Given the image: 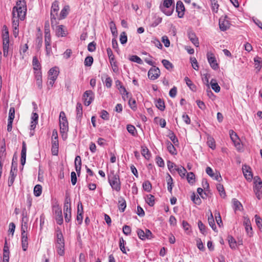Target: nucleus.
Wrapping results in <instances>:
<instances>
[{"label":"nucleus","instance_id":"49","mask_svg":"<svg viewBox=\"0 0 262 262\" xmlns=\"http://www.w3.org/2000/svg\"><path fill=\"white\" fill-rule=\"evenodd\" d=\"M129 60L140 64L143 63L142 59L137 55H132L129 57Z\"/></svg>","mask_w":262,"mask_h":262},{"label":"nucleus","instance_id":"50","mask_svg":"<svg viewBox=\"0 0 262 262\" xmlns=\"http://www.w3.org/2000/svg\"><path fill=\"white\" fill-rule=\"evenodd\" d=\"M191 199L196 205H200L201 203V199L199 196H196L194 193L192 194Z\"/></svg>","mask_w":262,"mask_h":262},{"label":"nucleus","instance_id":"12","mask_svg":"<svg viewBox=\"0 0 262 262\" xmlns=\"http://www.w3.org/2000/svg\"><path fill=\"white\" fill-rule=\"evenodd\" d=\"M259 182L255 185L254 191L258 199H260L262 196V181L260 178H257Z\"/></svg>","mask_w":262,"mask_h":262},{"label":"nucleus","instance_id":"30","mask_svg":"<svg viewBox=\"0 0 262 262\" xmlns=\"http://www.w3.org/2000/svg\"><path fill=\"white\" fill-rule=\"evenodd\" d=\"M160 9L161 11L166 15L170 16L172 14L173 11L174 7L167 8L165 7L160 6Z\"/></svg>","mask_w":262,"mask_h":262},{"label":"nucleus","instance_id":"59","mask_svg":"<svg viewBox=\"0 0 262 262\" xmlns=\"http://www.w3.org/2000/svg\"><path fill=\"white\" fill-rule=\"evenodd\" d=\"M173 3V0H164L163 5L161 6L167 8L174 7V6L172 5Z\"/></svg>","mask_w":262,"mask_h":262},{"label":"nucleus","instance_id":"7","mask_svg":"<svg viewBox=\"0 0 262 262\" xmlns=\"http://www.w3.org/2000/svg\"><path fill=\"white\" fill-rule=\"evenodd\" d=\"M55 214V219L58 225H61L63 223V217L61 209L58 206L54 207Z\"/></svg>","mask_w":262,"mask_h":262},{"label":"nucleus","instance_id":"17","mask_svg":"<svg viewBox=\"0 0 262 262\" xmlns=\"http://www.w3.org/2000/svg\"><path fill=\"white\" fill-rule=\"evenodd\" d=\"M116 84L117 86H120V88L118 89L122 93V98H123L124 100H125L126 97L127 98L129 97V93H128L126 91L125 88L121 85V83L119 80H118L116 81Z\"/></svg>","mask_w":262,"mask_h":262},{"label":"nucleus","instance_id":"47","mask_svg":"<svg viewBox=\"0 0 262 262\" xmlns=\"http://www.w3.org/2000/svg\"><path fill=\"white\" fill-rule=\"evenodd\" d=\"M9 39L8 29L6 26H4L3 29V40Z\"/></svg>","mask_w":262,"mask_h":262},{"label":"nucleus","instance_id":"6","mask_svg":"<svg viewBox=\"0 0 262 262\" xmlns=\"http://www.w3.org/2000/svg\"><path fill=\"white\" fill-rule=\"evenodd\" d=\"M160 75V71L158 67L154 66L150 68L148 72V77L151 80L157 79Z\"/></svg>","mask_w":262,"mask_h":262},{"label":"nucleus","instance_id":"9","mask_svg":"<svg viewBox=\"0 0 262 262\" xmlns=\"http://www.w3.org/2000/svg\"><path fill=\"white\" fill-rule=\"evenodd\" d=\"M15 110L14 107H10L9 112L8 123L7 125V130L10 132L12 129V123L14 118Z\"/></svg>","mask_w":262,"mask_h":262},{"label":"nucleus","instance_id":"54","mask_svg":"<svg viewBox=\"0 0 262 262\" xmlns=\"http://www.w3.org/2000/svg\"><path fill=\"white\" fill-rule=\"evenodd\" d=\"M127 37L126 33L123 32L121 33L120 36V41L121 43L124 44L127 42Z\"/></svg>","mask_w":262,"mask_h":262},{"label":"nucleus","instance_id":"2","mask_svg":"<svg viewBox=\"0 0 262 262\" xmlns=\"http://www.w3.org/2000/svg\"><path fill=\"white\" fill-rule=\"evenodd\" d=\"M110 185L113 190L119 192L121 190V182L119 175L112 172L108 177Z\"/></svg>","mask_w":262,"mask_h":262},{"label":"nucleus","instance_id":"3","mask_svg":"<svg viewBox=\"0 0 262 262\" xmlns=\"http://www.w3.org/2000/svg\"><path fill=\"white\" fill-rule=\"evenodd\" d=\"M59 11V4L57 1H54L51 6V23L52 27L56 25L57 22V17L58 16V12Z\"/></svg>","mask_w":262,"mask_h":262},{"label":"nucleus","instance_id":"41","mask_svg":"<svg viewBox=\"0 0 262 262\" xmlns=\"http://www.w3.org/2000/svg\"><path fill=\"white\" fill-rule=\"evenodd\" d=\"M32 64L34 70L37 71L40 69V64L36 56L33 58Z\"/></svg>","mask_w":262,"mask_h":262},{"label":"nucleus","instance_id":"63","mask_svg":"<svg viewBox=\"0 0 262 262\" xmlns=\"http://www.w3.org/2000/svg\"><path fill=\"white\" fill-rule=\"evenodd\" d=\"M228 242L230 247L232 249H235L236 247V242L235 239L232 237H231L229 239Z\"/></svg>","mask_w":262,"mask_h":262},{"label":"nucleus","instance_id":"20","mask_svg":"<svg viewBox=\"0 0 262 262\" xmlns=\"http://www.w3.org/2000/svg\"><path fill=\"white\" fill-rule=\"evenodd\" d=\"M58 139H52V153L53 155H57L58 152Z\"/></svg>","mask_w":262,"mask_h":262},{"label":"nucleus","instance_id":"37","mask_svg":"<svg viewBox=\"0 0 262 262\" xmlns=\"http://www.w3.org/2000/svg\"><path fill=\"white\" fill-rule=\"evenodd\" d=\"M65 221L67 223L69 222L71 217V209H63Z\"/></svg>","mask_w":262,"mask_h":262},{"label":"nucleus","instance_id":"10","mask_svg":"<svg viewBox=\"0 0 262 262\" xmlns=\"http://www.w3.org/2000/svg\"><path fill=\"white\" fill-rule=\"evenodd\" d=\"M28 236L27 233L26 232L25 229L23 227H21V246L23 250L26 251L28 248Z\"/></svg>","mask_w":262,"mask_h":262},{"label":"nucleus","instance_id":"23","mask_svg":"<svg viewBox=\"0 0 262 262\" xmlns=\"http://www.w3.org/2000/svg\"><path fill=\"white\" fill-rule=\"evenodd\" d=\"M188 36L189 39L191 40L192 43L195 47H199V40L194 33H193L192 32H188Z\"/></svg>","mask_w":262,"mask_h":262},{"label":"nucleus","instance_id":"13","mask_svg":"<svg viewBox=\"0 0 262 262\" xmlns=\"http://www.w3.org/2000/svg\"><path fill=\"white\" fill-rule=\"evenodd\" d=\"M59 69L57 67H55L52 68H51L49 72V80H56L58 74H59Z\"/></svg>","mask_w":262,"mask_h":262},{"label":"nucleus","instance_id":"35","mask_svg":"<svg viewBox=\"0 0 262 262\" xmlns=\"http://www.w3.org/2000/svg\"><path fill=\"white\" fill-rule=\"evenodd\" d=\"M145 201L150 206H153L155 204V196L151 194H148L146 196Z\"/></svg>","mask_w":262,"mask_h":262},{"label":"nucleus","instance_id":"21","mask_svg":"<svg viewBox=\"0 0 262 262\" xmlns=\"http://www.w3.org/2000/svg\"><path fill=\"white\" fill-rule=\"evenodd\" d=\"M27 147L25 142L23 143L22 149L21 151V164L24 166L26 163Z\"/></svg>","mask_w":262,"mask_h":262},{"label":"nucleus","instance_id":"36","mask_svg":"<svg viewBox=\"0 0 262 262\" xmlns=\"http://www.w3.org/2000/svg\"><path fill=\"white\" fill-rule=\"evenodd\" d=\"M119 209L120 210H121L122 212H123L126 208V202L125 200L122 198L120 197L119 200Z\"/></svg>","mask_w":262,"mask_h":262},{"label":"nucleus","instance_id":"34","mask_svg":"<svg viewBox=\"0 0 262 262\" xmlns=\"http://www.w3.org/2000/svg\"><path fill=\"white\" fill-rule=\"evenodd\" d=\"M57 253L62 256L64 254V244H55Z\"/></svg>","mask_w":262,"mask_h":262},{"label":"nucleus","instance_id":"24","mask_svg":"<svg viewBox=\"0 0 262 262\" xmlns=\"http://www.w3.org/2000/svg\"><path fill=\"white\" fill-rule=\"evenodd\" d=\"M56 239L55 244H64V240L61 231L58 229L56 231Z\"/></svg>","mask_w":262,"mask_h":262},{"label":"nucleus","instance_id":"11","mask_svg":"<svg viewBox=\"0 0 262 262\" xmlns=\"http://www.w3.org/2000/svg\"><path fill=\"white\" fill-rule=\"evenodd\" d=\"M230 24L226 19V17H222L219 19V26L220 29L223 31H226L230 27Z\"/></svg>","mask_w":262,"mask_h":262},{"label":"nucleus","instance_id":"1","mask_svg":"<svg viewBox=\"0 0 262 262\" xmlns=\"http://www.w3.org/2000/svg\"><path fill=\"white\" fill-rule=\"evenodd\" d=\"M27 8L25 0H17L16 6L13 9V15L14 18L15 15L23 20L26 15Z\"/></svg>","mask_w":262,"mask_h":262},{"label":"nucleus","instance_id":"46","mask_svg":"<svg viewBox=\"0 0 262 262\" xmlns=\"http://www.w3.org/2000/svg\"><path fill=\"white\" fill-rule=\"evenodd\" d=\"M211 3L212 11L215 13L217 12L219 7V5L217 4V1L216 0H211Z\"/></svg>","mask_w":262,"mask_h":262},{"label":"nucleus","instance_id":"28","mask_svg":"<svg viewBox=\"0 0 262 262\" xmlns=\"http://www.w3.org/2000/svg\"><path fill=\"white\" fill-rule=\"evenodd\" d=\"M166 181L167 184V189L168 191L171 193L173 187V179L169 174H167L166 177Z\"/></svg>","mask_w":262,"mask_h":262},{"label":"nucleus","instance_id":"61","mask_svg":"<svg viewBox=\"0 0 262 262\" xmlns=\"http://www.w3.org/2000/svg\"><path fill=\"white\" fill-rule=\"evenodd\" d=\"M63 209H71V200L67 195L65 199Z\"/></svg>","mask_w":262,"mask_h":262},{"label":"nucleus","instance_id":"60","mask_svg":"<svg viewBox=\"0 0 262 262\" xmlns=\"http://www.w3.org/2000/svg\"><path fill=\"white\" fill-rule=\"evenodd\" d=\"M214 215L215 216L216 222L217 224L220 227H221L223 224L219 212L215 211L214 213Z\"/></svg>","mask_w":262,"mask_h":262},{"label":"nucleus","instance_id":"64","mask_svg":"<svg viewBox=\"0 0 262 262\" xmlns=\"http://www.w3.org/2000/svg\"><path fill=\"white\" fill-rule=\"evenodd\" d=\"M176 170L178 172L179 175L182 178H183L185 177V174L187 172V171L185 168H184V167H182V168H176Z\"/></svg>","mask_w":262,"mask_h":262},{"label":"nucleus","instance_id":"19","mask_svg":"<svg viewBox=\"0 0 262 262\" xmlns=\"http://www.w3.org/2000/svg\"><path fill=\"white\" fill-rule=\"evenodd\" d=\"M3 54L7 57L11 53V50L9 47V39L3 40Z\"/></svg>","mask_w":262,"mask_h":262},{"label":"nucleus","instance_id":"29","mask_svg":"<svg viewBox=\"0 0 262 262\" xmlns=\"http://www.w3.org/2000/svg\"><path fill=\"white\" fill-rule=\"evenodd\" d=\"M210 84L211 87L213 90L215 91L216 93H219L221 90V88L218 84L215 79H211Z\"/></svg>","mask_w":262,"mask_h":262},{"label":"nucleus","instance_id":"33","mask_svg":"<svg viewBox=\"0 0 262 262\" xmlns=\"http://www.w3.org/2000/svg\"><path fill=\"white\" fill-rule=\"evenodd\" d=\"M167 145V149L168 151L172 155H176V149L173 146V145L170 142V141H167L166 142Z\"/></svg>","mask_w":262,"mask_h":262},{"label":"nucleus","instance_id":"8","mask_svg":"<svg viewBox=\"0 0 262 262\" xmlns=\"http://www.w3.org/2000/svg\"><path fill=\"white\" fill-rule=\"evenodd\" d=\"M207 59L210 66L213 70H217L219 65L217 63L216 58L212 53H208L207 54Z\"/></svg>","mask_w":262,"mask_h":262},{"label":"nucleus","instance_id":"18","mask_svg":"<svg viewBox=\"0 0 262 262\" xmlns=\"http://www.w3.org/2000/svg\"><path fill=\"white\" fill-rule=\"evenodd\" d=\"M56 33L58 37L66 36L67 34L66 28L63 25L57 26L56 30Z\"/></svg>","mask_w":262,"mask_h":262},{"label":"nucleus","instance_id":"45","mask_svg":"<svg viewBox=\"0 0 262 262\" xmlns=\"http://www.w3.org/2000/svg\"><path fill=\"white\" fill-rule=\"evenodd\" d=\"M186 178L189 183L193 184L195 181V176L192 172L187 173Z\"/></svg>","mask_w":262,"mask_h":262},{"label":"nucleus","instance_id":"39","mask_svg":"<svg viewBox=\"0 0 262 262\" xmlns=\"http://www.w3.org/2000/svg\"><path fill=\"white\" fill-rule=\"evenodd\" d=\"M109 26L113 36L116 37L117 35V30L115 23L113 21H111Z\"/></svg>","mask_w":262,"mask_h":262},{"label":"nucleus","instance_id":"26","mask_svg":"<svg viewBox=\"0 0 262 262\" xmlns=\"http://www.w3.org/2000/svg\"><path fill=\"white\" fill-rule=\"evenodd\" d=\"M69 11V6H66L64 8L61 10L59 15H58L57 17V19L61 20L64 19L66 17V16L68 14Z\"/></svg>","mask_w":262,"mask_h":262},{"label":"nucleus","instance_id":"53","mask_svg":"<svg viewBox=\"0 0 262 262\" xmlns=\"http://www.w3.org/2000/svg\"><path fill=\"white\" fill-rule=\"evenodd\" d=\"M93 62V58L92 56H88L85 58L84 65L87 67L92 66Z\"/></svg>","mask_w":262,"mask_h":262},{"label":"nucleus","instance_id":"62","mask_svg":"<svg viewBox=\"0 0 262 262\" xmlns=\"http://www.w3.org/2000/svg\"><path fill=\"white\" fill-rule=\"evenodd\" d=\"M255 220V223L259 228H262V219L256 214L254 216Z\"/></svg>","mask_w":262,"mask_h":262},{"label":"nucleus","instance_id":"15","mask_svg":"<svg viewBox=\"0 0 262 262\" xmlns=\"http://www.w3.org/2000/svg\"><path fill=\"white\" fill-rule=\"evenodd\" d=\"M230 138L232 140V142L234 143L235 146L237 148H239L241 147L239 144V139L237 136L236 133H235L233 130H230Z\"/></svg>","mask_w":262,"mask_h":262},{"label":"nucleus","instance_id":"55","mask_svg":"<svg viewBox=\"0 0 262 262\" xmlns=\"http://www.w3.org/2000/svg\"><path fill=\"white\" fill-rule=\"evenodd\" d=\"M190 61L192 68L195 70L198 71L199 70V66L196 58L195 57H191Z\"/></svg>","mask_w":262,"mask_h":262},{"label":"nucleus","instance_id":"48","mask_svg":"<svg viewBox=\"0 0 262 262\" xmlns=\"http://www.w3.org/2000/svg\"><path fill=\"white\" fill-rule=\"evenodd\" d=\"M255 62V67L259 70L261 67V59L259 57H256L254 59Z\"/></svg>","mask_w":262,"mask_h":262},{"label":"nucleus","instance_id":"31","mask_svg":"<svg viewBox=\"0 0 262 262\" xmlns=\"http://www.w3.org/2000/svg\"><path fill=\"white\" fill-rule=\"evenodd\" d=\"M210 215L208 217V221L209 226L212 228V229L215 231L216 229V226L215 224L214 218L212 215V213H211V211H209Z\"/></svg>","mask_w":262,"mask_h":262},{"label":"nucleus","instance_id":"57","mask_svg":"<svg viewBox=\"0 0 262 262\" xmlns=\"http://www.w3.org/2000/svg\"><path fill=\"white\" fill-rule=\"evenodd\" d=\"M127 131L133 136H135L136 134V129L134 126L132 125H128L127 126Z\"/></svg>","mask_w":262,"mask_h":262},{"label":"nucleus","instance_id":"52","mask_svg":"<svg viewBox=\"0 0 262 262\" xmlns=\"http://www.w3.org/2000/svg\"><path fill=\"white\" fill-rule=\"evenodd\" d=\"M207 144L211 149H214L215 148V141L212 138L210 137L208 138Z\"/></svg>","mask_w":262,"mask_h":262},{"label":"nucleus","instance_id":"42","mask_svg":"<svg viewBox=\"0 0 262 262\" xmlns=\"http://www.w3.org/2000/svg\"><path fill=\"white\" fill-rule=\"evenodd\" d=\"M243 171L244 174L246 178V179L248 180H251L252 179V174L251 172L247 169V167L245 168H243Z\"/></svg>","mask_w":262,"mask_h":262},{"label":"nucleus","instance_id":"44","mask_svg":"<svg viewBox=\"0 0 262 262\" xmlns=\"http://www.w3.org/2000/svg\"><path fill=\"white\" fill-rule=\"evenodd\" d=\"M42 192V187L40 185H36L34 188V194L36 196H39Z\"/></svg>","mask_w":262,"mask_h":262},{"label":"nucleus","instance_id":"25","mask_svg":"<svg viewBox=\"0 0 262 262\" xmlns=\"http://www.w3.org/2000/svg\"><path fill=\"white\" fill-rule=\"evenodd\" d=\"M19 19L17 17L16 19L14 18L12 22V27L13 29V34L14 36L16 37L18 33V26H19Z\"/></svg>","mask_w":262,"mask_h":262},{"label":"nucleus","instance_id":"27","mask_svg":"<svg viewBox=\"0 0 262 262\" xmlns=\"http://www.w3.org/2000/svg\"><path fill=\"white\" fill-rule=\"evenodd\" d=\"M232 202L233 204V207L235 211L237 210H242L243 209V206L239 201L236 199H233Z\"/></svg>","mask_w":262,"mask_h":262},{"label":"nucleus","instance_id":"58","mask_svg":"<svg viewBox=\"0 0 262 262\" xmlns=\"http://www.w3.org/2000/svg\"><path fill=\"white\" fill-rule=\"evenodd\" d=\"M106 52L110 62L115 60V56L113 55V52L111 48H108L106 49Z\"/></svg>","mask_w":262,"mask_h":262},{"label":"nucleus","instance_id":"22","mask_svg":"<svg viewBox=\"0 0 262 262\" xmlns=\"http://www.w3.org/2000/svg\"><path fill=\"white\" fill-rule=\"evenodd\" d=\"M9 249L7 246V242L6 241L5 246L3 248V262H9Z\"/></svg>","mask_w":262,"mask_h":262},{"label":"nucleus","instance_id":"32","mask_svg":"<svg viewBox=\"0 0 262 262\" xmlns=\"http://www.w3.org/2000/svg\"><path fill=\"white\" fill-rule=\"evenodd\" d=\"M184 80L185 81L187 85L191 90L192 91H195L196 90V86L193 83L192 81L188 77H185Z\"/></svg>","mask_w":262,"mask_h":262},{"label":"nucleus","instance_id":"43","mask_svg":"<svg viewBox=\"0 0 262 262\" xmlns=\"http://www.w3.org/2000/svg\"><path fill=\"white\" fill-rule=\"evenodd\" d=\"M162 63L164 67L168 70H171L173 68L172 64L166 59H163Z\"/></svg>","mask_w":262,"mask_h":262},{"label":"nucleus","instance_id":"38","mask_svg":"<svg viewBox=\"0 0 262 262\" xmlns=\"http://www.w3.org/2000/svg\"><path fill=\"white\" fill-rule=\"evenodd\" d=\"M77 118H81L82 116V106L80 103H77L76 105Z\"/></svg>","mask_w":262,"mask_h":262},{"label":"nucleus","instance_id":"5","mask_svg":"<svg viewBox=\"0 0 262 262\" xmlns=\"http://www.w3.org/2000/svg\"><path fill=\"white\" fill-rule=\"evenodd\" d=\"M94 99V94L92 91H86L84 93L82 97V100L85 105L89 106L92 102Z\"/></svg>","mask_w":262,"mask_h":262},{"label":"nucleus","instance_id":"4","mask_svg":"<svg viewBox=\"0 0 262 262\" xmlns=\"http://www.w3.org/2000/svg\"><path fill=\"white\" fill-rule=\"evenodd\" d=\"M59 126L60 133L62 134L66 133L69 129L68 122L66 114L63 112H61L59 115Z\"/></svg>","mask_w":262,"mask_h":262},{"label":"nucleus","instance_id":"40","mask_svg":"<svg viewBox=\"0 0 262 262\" xmlns=\"http://www.w3.org/2000/svg\"><path fill=\"white\" fill-rule=\"evenodd\" d=\"M216 188L218 191L220 192V194L221 197L225 198L226 196V192L223 185L218 184L216 185Z\"/></svg>","mask_w":262,"mask_h":262},{"label":"nucleus","instance_id":"51","mask_svg":"<svg viewBox=\"0 0 262 262\" xmlns=\"http://www.w3.org/2000/svg\"><path fill=\"white\" fill-rule=\"evenodd\" d=\"M156 106L161 111H163L165 108L164 102L161 99H159L156 102Z\"/></svg>","mask_w":262,"mask_h":262},{"label":"nucleus","instance_id":"14","mask_svg":"<svg viewBox=\"0 0 262 262\" xmlns=\"http://www.w3.org/2000/svg\"><path fill=\"white\" fill-rule=\"evenodd\" d=\"M176 11L179 18H182L184 14L185 7L183 3L179 1L177 2L176 5Z\"/></svg>","mask_w":262,"mask_h":262},{"label":"nucleus","instance_id":"16","mask_svg":"<svg viewBox=\"0 0 262 262\" xmlns=\"http://www.w3.org/2000/svg\"><path fill=\"white\" fill-rule=\"evenodd\" d=\"M244 225L247 233L251 236L252 234V228L249 219L246 216L244 217Z\"/></svg>","mask_w":262,"mask_h":262},{"label":"nucleus","instance_id":"56","mask_svg":"<svg viewBox=\"0 0 262 262\" xmlns=\"http://www.w3.org/2000/svg\"><path fill=\"white\" fill-rule=\"evenodd\" d=\"M143 187L145 191L149 192L151 189V185L149 181H147L143 183Z\"/></svg>","mask_w":262,"mask_h":262}]
</instances>
